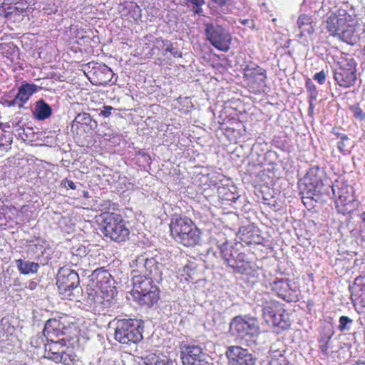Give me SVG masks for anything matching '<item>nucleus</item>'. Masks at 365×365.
<instances>
[{"label": "nucleus", "instance_id": "obj_8", "mask_svg": "<svg viewBox=\"0 0 365 365\" xmlns=\"http://www.w3.org/2000/svg\"><path fill=\"white\" fill-rule=\"evenodd\" d=\"M103 233L105 237L115 242H123L128 239L130 230L125 221L119 214L106 212L103 214Z\"/></svg>", "mask_w": 365, "mask_h": 365}, {"label": "nucleus", "instance_id": "obj_43", "mask_svg": "<svg viewBox=\"0 0 365 365\" xmlns=\"http://www.w3.org/2000/svg\"><path fill=\"white\" fill-rule=\"evenodd\" d=\"M312 24L311 18L307 15H301L298 18L297 25L299 28H303L304 26Z\"/></svg>", "mask_w": 365, "mask_h": 365}, {"label": "nucleus", "instance_id": "obj_4", "mask_svg": "<svg viewBox=\"0 0 365 365\" xmlns=\"http://www.w3.org/2000/svg\"><path fill=\"white\" fill-rule=\"evenodd\" d=\"M327 180L324 169L317 165L311 167L299 185L302 199H311L317 202L323 194L329 193V187H325Z\"/></svg>", "mask_w": 365, "mask_h": 365}, {"label": "nucleus", "instance_id": "obj_55", "mask_svg": "<svg viewBox=\"0 0 365 365\" xmlns=\"http://www.w3.org/2000/svg\"><path fill=\"white\" fill-rule=\"evenodd\" d=\"M360 219L361 220V222L363 223V227L365 228V212H363L360 215Z\"/></svg>", "mask_w": 365, "mask_h": 365}, {"label": "nucleus", "instance_id": "obj_2", "mask_svg": "<svg viewBox=\"0 0 365 365\" xmlns=\"http://www.w3.org/2000/svg\"><path fill=\"white\" fill-rule=\"evenodd\" d=\"M356 24L357 20L354 14H349L345 9H339L327 18L326 29L330 35L354 45L359 40V36L356 34Z\"/></svg>", "mask_w": 365, "mask_h": 365}, {"label": "nucleus", "instance_id": "obj_9", "mask_svg": "<svg viewBox=\"0 0 365 365\" xmlns=\"http://www.w3.org/2000/svg\"><path fill=\"white\" fill-rule=\"evenodd\" d=\"M331 188L336 197L335 205L339 213L346 215L354 210L356 199L351 185L341 180H336Z\"/></svg>", "mask_w": 365, "mask_h": 365}, {"label": "nucleus", "instance_id": "obj_48", "mask_svg": "<svg viewBox=\"0 0 365 365\" xmlns=\"http://www.w3.org/2000/svg\"><path fill=\"white\" fill-rule=\"evenodd\" d=\"M63 185H64L65 187H68V188H71L72 190H76V184L72 180H68V179H66L63 181Z\"/></svg>", "mask_w": 365, "mask_h": 365}, {"label": "nucleus", "instance_id": "obj_27", "mask_svg": "<svg viewBox=\"0 0 365 365\" xmlns=\"http://www.w3.org/2000/svg\"><path fill=\"white\" fill-rule=\"evenodd\" d=\"M51 113L52 109L51 106L43 100H39L36 102L34 115L37 120H46L51 115Z\"/></svg>", "mask_w": 365, "mask_h": 365}, {"label": "nucleus", "instance_id": "obj_39", "mask_svg": "<svg viewBox=\"0 0 365 365\" xmlns=\"http://www.w3.org/2000/svg\"><path fill=\"white\" fill-rule=\"evenodd\" d=\"M222 12L227 11L233 4V0H210Z\"/></svg>", "mask_w": 365, "mask_h": 365}, {"label": "nucleus", "instance_id": "obj_59", "mask_svg": "<svg viewBox=\"0 0 365 365\" xmlns=\"http://www.w3.org/2000/svg\"><path fill=\"white\" fill-rule=\"evenodd\" d=\"M67 220H68V219H67V218H66V217H62V218H61V221H60V223H61L62 222H66V221H67Z\"/></svg>", "mask_w": 365, "mask_h": 365}, {"label": "nucleus", "instance_id": "obj_47", "mask_svg": "<svg viewBox=\"0 0 365 365\" xmlns=\"http://www.w3.org/2000/svg\"><path fill=\"white\" fill-rule=\"evenodd\" d=\"M244 238L242 240H244L247 244H259L260 243V238L259 235H257L256 237H254L253 239L249 240L248 235H244Z\"/></svg>", "mask_w": 365, "mask_h": 365}, {"label": "nucleus", "instance_id": "obj_13", "mask_svg": "<svg viewBox=\"0 0 365 365\" xmlns=\"http://www.w3.org/2000/svg\"><path fill=\"white\" fill-rule=\"evenodd\" d=\"M334 331L329 327H324L317 339L319 349L325 356L337 352L340 348L337 339L334 338Z\"/></svg>", "mask_w": 365, "mask_h": 365}, {"label": "nucleus", "instance_id": "obj_29", "mask_svg": "<svg viewBox=\"0 0 365 365\" xmlns=\"http://www.w3.org/2000/svg\"><path fill=\"white\" fill-rule=\"evenodd\" d=\"M93 68L94 69V73L96 74L100 81V83H106L108 81H111L113 73V71L106 65L99 64Z\"/></svg>", "mask_w": 365, "mask_h": 365}, {"label": "nucleus", "instance_id": "obj_56", "mask_svg": "<svg viewBox=\"0 0 365 365\" xmlns=\"http://www.w3.org/2000/svg\"><path fill=\"white\" fill-rule=\"evenodd\" d=\"M238 197H239V196L237 195V196H233L231 198L226 197L225 199L227 200L236 201Z\"/></svg>", "mask_w": 365, "mask_h": 365}, {"label": "nucleus", "instance_id": "obj_18", "mask_svg": "<svg viewBox=\"0 0 365 365\" xmlns=\"http://www.w3.org/2000/svg\"><path fill=\"white\" fill-rule=\"evenodd\" d=\"M65 326L61 323L59 320L56 319H50L46 321L43 334L47 339L48 341H53L62 338H66V332L64 331Z\"/></svg>", "mask_w": 365, "mask_h": 365}, {"label": "nucleus", "instance_id": "obj_15", "mask_svg": "<svg viewBox=\"0 0 365 365\" xmlns=\"http://www.w3.org/2000/svg\"><path fill=\"white\" fill-rule=\"evenodd\" d=\"M226 356L229 365H255L257 362V357L252 353L240 346H229Z\"/></svg>", "mask_w": 365, "mask_h": 365}, {"label": "nucleus", "instance_id": "obj_36", "mask_svg": "<svg viewBox=\"0 0 365 365\" xmlns=\"http://www.w3.org/2000/svg\"><path fill=\"white\" fill-rule=\"evenodd\" d=\"M337 148L344 155H346L350 153L351 145L347 135H342L341 136L340 140L337 143Z\"/></svg>", "mask_w": 365, "mask_h": 365}, {"label": "nucleus", "instance_id": "obj_7", "mask_svg": "<svg viewBox=\"0 0 365 365\" xmlns=\"http://www.w3.org/2000/svg\"><path fill=\"white\" fill-rule=\"evenodd\" d=\"M79 284L80 278L77 271L67 267L58 269L56 284L63 298L69 300L77 299V296L81 291Z\"/></svg>", "mask_w": 365, "mask_h": 365}, {"label": "nucleus", "instance_id": "obj_17", "mask_svg": "<svg viewBox=\"0 0 365 365\" xmlns=\"http://www.w3.org/2000/svg\"><path fill=\"white\" fill-rule=\"evenodd\" d=\"M98 127L96 120L92 118L91 115L87 113H78L71 123V131H76L78 133L80 130L85 133H91Z\"/></svg>", "mask_w": 365, "mask_h": 365}, {"label": "nucleus", "instance_id": "obj_26", "mask_svg": "<svg viewBox=\"0 0 365 365\" xmlns=\"http://www.w3.org/2000/svg\"><path fill=\"white\" fill-rule=\"evenodd\" d=\"M88 250L83 245L72 247L70 252L69 262L73 266L81 265L87 260Z\"/></svg>", "mask_w": 365, "mask_h": 365}, {"label": "nucleus", "instance_id": "obj_34", "mask_svg": "<svg viewBox=\"0 0 365 365\" xmlns=\"http://www.w3.org/2000/svg\"><path fill=\"white\" fill-rule=\"evenodd\" d=\"M220 253L222 255V259L225 260V262H232L234 263L232 259H231V257L232 255V251H234L235 249L233 247V245L232 243H229L227 242H225L222 243L220 246Z\"/></svg>", "mask_w": 365, "mask_h": 365}, {"label": "nucleus", "instance_id": "obj_38", "mask_svg": "<svg viewBox=\"0 0 365 365\" xmlns=\"http://www.w3.org/2000/svg\"><path fill=\"white\" fill-rule=\"evenodd\" d=\"M157 43H160V44L166 46L165 48V52H170L175 58H180L182 56V53L180 51L175 49L172 45V43L168 41L163 40H157Z\"/></svg>", "mask_w": 365, "mask_h": 365}, {"label": "nucleus", "instance_id": "obj_30", "mask_svg": "<svg viewBox=\"0 0 365 365\" xmlns=\"http://www.w3.org/2000/svg\"><path fill=\"white\" fill-rule=\"evenodd\" d=\"M67 341L68 339L66 338H62L53 341H48V344L45 345V351L47 354L46 357L51 359V355H53V353L61 351V350L66 346Z\"/></svg>", "mask_w": 365, "mask_h": 365}, {"label": "nucleus", "instance_id": "obj_25", "mask_svg": "<svg viewBox=\"0 0 365 365\" xmlns=\"http://www.w3.org/2000/svg\"><path fill=\"white\" fill-rule=\"evenodd\" d=\"M14 263L20 274L24 275L36 274L40 267L38 263L26 259H15Z\"/></svg>", "mask_w": 365, "mask_h": 365}, {"label": "nucleus", "instance_id": "obj_22", "mask_svg": "<svg viewBox=\"0 0 365 365\" xmlns=\"http://www.w3.org/2000/svg\"><path fill=\"white\" fill-rule=\"evenodd\" d=\"M262 318L266 324H270V321L275 314L280 312L282 304L274 300L266 301L262 305Z\"/></svg>", "mask_w": 365, "mask_h": 365}, {"label": "nucleus", "instance_id": "obj_1", "mask_svg": "<svg viewBox=\"0 0 365 365\" xmlns=\"http://www.w3.org/2000/svg\"><path fill=\"white\" fill-rule=\"evenodd\" d=\"M135 263L138 269L131 273L133 296L140 304L150 307L159 299V289L153 281L162 279L165 267L155 258H148L145 255L138 256Z\"/></svg>", "mask_w": 365, "mask_h": 365}, {"label": "nucleus", "instance_id": "obj_11", "mask_svg": "<svg viewBox=\"0 0 365 365\" xmlns=\"http://www.w3.org/2000/svg\"><path fill=\"white\" fill-rule=\"evenodd\" d=\"M334 78L340 87L348 88L353 86L356 81L354 60L350 59L341 62L335 69Z\"/></svg>", "mask_w": 365, "mask_h": 365}, {"label": "nucleus", "instance_id": "obj_19", "mask_svg": "<svg viewBox=\"0 0 365 365\" xmlns=\"http://www.w3.org/2000/svg\"><path fill=\"white\" fill-rule=\"evenodd\" d=\"M89 277L93 285L102 292H108V288H111V275L103 267L97 268L92 271Z\"/></svg>", "mask_w": 365, "mask_h": 365}, {"label": "nucleus", "instance_id": "obj_35", "mask_svg": "<svg viewBox=\"0 0 365 365\" xmlns=\"http://www.w3.org/2000/svg\"><path fill=\"white\" fill-rule=\"evenodd\" d=\"M188 7L191 8L195 14L201 15L203 13L202 6L205 4V0H184Z\"/></svg>", "mask_w": 365, "mask_h": 365}, {"label": "nucleus", "instance_id": "obj_58", "mask_svg": "<svg viewBox=\"0 0 365 365\" xmlns=\"http://www.w3.org/2000/svg\"><path fill=\"white\" fill-rule=\"evenodd\" d=\"M6 324H8V322H4V319H2V321H1V323L0 326H4V325H6Z\"/></svg>", "mask_w": 365, "mask_h": 365}, {"label": "nucleus", "instance_id": "obj_10", "mask_svg": "<svg viewBox=\"0 0 365 365\" xmlns=\"http://www.w3.org/2000/svg\"><path fill=\"white\" fill-rule=\"evenodd\" d=\"M206 39L217 49L227 52L230 50L232 37L230 32L217 24H204Z\"/></svg>", "mask_w": 365, "mask_h": 365}, {"label": "nucleus", "instance_id": "obj_28", "mask_svg": "<svg viewBox=\"0 0 365 365\" xmlns=\"http://www.w3.org/2000/svg\"><path fill=\"white\" fill-rule=\"evenodd\" d=\"M269 325L279 327L282 329H286L290 326L289 314L283 307H282L280 312H278L272 319Z\"/></svg>", "mask_w": 365, "mask_h": 365}, {"label": "nucleus", "instance_id": "obj_3", "mask_svg": "<svg viewBox=\"0 0 365 365\" xmlns=\"http://www.w3.org/2000/svg\"><path fill=\"white\" fill-rule=\"evenodd\" d=\"M170 230L173 238L184 246L192 247L200 242V230L187 217L173 215L170 223Z\"/></svg>", "mask_w": 365, "mask_h": 365}, {"label": "nucleus", "instance_id": "obj_50", "mask_svg": "<svg viewBox=\"0 0 365 365\" xmlns=\"http://www.w3.org/2000/svg\"><path fill=\"white\" fill-rule=\"evenodd\" d=\"M138 155L142 157L144 161L147 163H149L151 160L150 155L145 153L139 152Z\"/></svg>", "mask_w": 365, "mask_h": 365}, {"label": "nucleus", "instance_id": "obj_24", "mask_svg": "<svg viewBox=\"0 0 365 365\" xmlns=\"http://www.w3.org/2000/svg\"><path fill=\"white\" fill-rule=\"evenodd\" d=\"M141 365H173V362L162 354L147 352L142 356Z\"/></svg>", "mask_w": 365, "mask_h": 365}, {"label": "nucleus", "instance_id": "obj_32", "mask_svg": "<svg viewBox=\"0 0 365 365\" xmlns=\"http://www.w3.org/2000/svg\"><path fill=\"white\" fill-rule=\"evenodd\" d=\"M245 254L242 252H240L237 250H235L232 251V257H230L232 261L234 262V263L232 262H226L227 265H229L230 267H232L233 269L241 272L244 269L243 267V262L245 261Z\"/></svg>", "mask_w": 365, "mask_h": 365}, {"label": "nucleus", "instance_id": "obj_33", "mask_svg": "<svg viewBox=\"0 0 365 365\" xmlns=\"http://www.w3.org/2000/svg\"><path fill=\"white\" fill-rule=\"evenodd\" d=\"M46 242L41 239H36V240L30 242L29 245V250L36 255V258L38 259L44 254L46 251Z\"/></svg>", "mask_w": 365, "mask_h": 365}, {"label": "nucleus", "instance_id": "obj_57", "mask_svg": "<svg viewBox=\"0 0 365 365\" xmlns=\"http://www.w3.org/2000/svg\"><path fill=\"white\" fill-rule=\"evenodd\" d=\"M0 150H8L7 145L4 143H0Z\"/></svg>", "mask_w": 365, "mask_h": 365}, {"label": "nucleus", "instance_id": "obj_12", "mask_svg": "<svg viewBox=\"0 0 365 365\" xmlns=\"http://www.w3.org/2000/svg\"><path fill=\"white\" fill-rule=\"evenodd\" d=\"M181 359L183 365H212L209 356L198 345L184 346Z\"/></svg>", "mask_w": 365, "mask_h": 365}, {"label": "nucleus", "instance_id": "obj_61", "mask_svg": "<svg viewBox=\"0 0 365 365\" xmlns=\"http://www.w3.org/2000/svg\"><path fill=\"white\" fill-rule=\"evenodd\" d=\"M83 272H86L88 271L87 269H82Z\"/></svg>", "mask_w": 365, "mask_h": 365}, {"label": "nucleus", "instance_id": "obj_14", "mask_svg": "<svg viewBox=\"0 0 365 365\" xmlns=\"http://www.w3.org/2000/svg\"><path fill=\"white\" fill-rule=\"evenodd\" d=\"M271 289L287 302L298 300L297 289L289 279H277L270 283Z\"/></svg>", "mask_w": 365, "mask_h": 365}, {"label": "nucleus", "instance_id": "obj_51", "mask_svg": "<svg viewBox=\"0 0 365 365\" xmlns=\"http://www.w3.org/2000/svg\"><path fill=\"white\" fill-rule=\"evenodd\" d=\"M19 99H16V96L14 100L6 101V103L7 106L12 107V106H16V104L19 105Z\"/></svg>", "mask_w": 365, "mask_h": 365}, {"label": "nucleus", "instance_id": "obj_40", "mask_svg": "<svg viewBox=\"0 0 365 365\" xmlns=\"http://www.w3.org/2000/svg\"><path fill=\"white\" fill-rule=\"evenodd\" d=\"M305 86L309 93V99L316 100L318 96V91L314 83L310 79H307Z\"/></svg>", "mask_w": 365, "mask_h": 365}, {"label": "nucleus", "instance_id": "obj_42", "mask_svg": "<svg viewBox=\"0 0 365 365\" xmlns=\"http://www.w3.org/2000/svg\"><path fill=\"white\" fill-rule=\"evenodd\" d=\"M350 110L353 113L354 116L359 120H364L365 118V113L358 106H352Z\"/></svg>", "mask_w": 365, "mask_h": 365}, {"label": "nucleus", "instance_id": "obj_6", "mask_svg": "<svg viewBox=\"0 0 365 365\" xmlns=\"http://www.w3.org/2000/svg\"><path fill=\"white\" fill-rule=\"evenodd\" d=\"M115 328L114 338L123 344H136L143 339V327L140 320L136 319H114Z\"/></svg>", "mask_w": 365, "mask_h": 365}, {"label": "nucleus", "instance_id": "obj_46", "mask_svg": "<svg viewBox=\"0 0 365 365\" xmlns=\"http://www.w3.org/2000/svg\"><path fill=\"white\" fill-rule=\"evenodd\" d=\"M113 110V108L110 106H105L103 109L101 110L100 115L103 116L104 118H108L111 115V111Z\"/></svg>", "mask_w": 365, "mask_h": 365}, {"label": "nucleus", "instance_id": "obj_21", "mask_svg": "<svg viewBox=\"0 0 365 365\" xmlns=\"http://www.w3.org/2000/svg\"><path fill=\"white\" fill-rule=\"evenodd\" d=\"M51 359L56 362H61L64 365H73L76 361L77 356L74 354L73 348L65 346L57 353H53Z\"/></svg>", "mask_w": 365, "mask_h": 365}, {"label": "nucleus", "instance_id": "obj_45", "mask_svg": "<svg viewBox=\"0 0 365 365\" xmlns=\"http://www.w3.org/2000/svg\"><path fill=\"white\" fill-rule=\"evenodd\" d=\"M269 352H270L271 358L274 359V358H277V357H279V356H283L284 350L280 351L279 349H275L274 345H272L270 347Z\"/></svg>", "mask_w": 365, "mask_h": 365}, {"label": "nucleus", "instance_id": "obj_20", "mask_svg": "<svg viewBox=\"0 0 365 365\" xmlns=\"http://www.w3.org/2000/svg\"><path fill=\"white\" fill-rule=\"evenodd\" d=\"M351 289L352 302L354 304L359 303L365 307V275L356 277Z\"/></svg>", "mask_w": 365, "mask_h": 365}, {"label": "nucleus", "instance_id": "obj_23", "mask_svg": "<svg viewBox=\"0 0 365 365\" xmlns=\"http://www.w3.org/2000/svg\"><path fill=\"white\" fill-rule=\"evenodd\" d=\"M37 91V86L33 83H26L18 89L16 99H19V108H22L31 96Z\"/></svg>", "mask_w": 365, "mask_h": 365}, {"label": "nucleus", "instance_id": "obj_5", "mask_svg": "<svg viewBox=\"0 0 365 365\" xmlns=\"http://www.w3.org/2000/svg\"><path fill=\"white\" fill-rule=\"evenodd\" d=\"M230 332L231 335L245 341L248 346L256 345L260 334L258 320L248 315L237 316L230 323Z\"/></svg>", "mask_w": 365, "mask_h": 365}, {"label": "nucleus", "instance_id": "obj_60", "mask_svg": "<svg viewBox=\"0 0 365 365\" xmlns=\"http://www.w3.org/2000/svg\"><path fill=\"white\" fill-rule=\"evenodd\" d=\"M14 329V327H10V326L8 327V331H12Z\"/></svg>", "mask_w": 365, "mask_h": 365}, {"label": "nucleus", "instance_id": "obj_54", "mask_svg": "<svg viewBox=\"0 0 365 365\" xmlns=\"http://www.w3.org/2000/svg\"><path fill=\"white\" fill-rule=\"evenodd\" d=\"M95 365H108L106 359H99Z\"/></svg>", "mask_w": 365, "mask_h": 365}, {"label": "nucleus", "instance_id": "obj_53", "mask_svg": "<svg viewBox=\"0 0 365 365\" xmlns=\"http://www.w3.org/2000/svg\"><path fill=\"white\" fill-rule=\"evenodd\" d=\"M16 9V7H9L8 11L5 12V16L7 17L10 14H11L14 10Z\"/></svg>", "mask_w": 365, "mask_h": 365}, {"label": "nucleus", "instance_id": "obj_49", "mask_svg": "<svg viewBox=\"0 0 365 365\" xmlns=\"http://www.w3.org/2000/svg\"><path fill=\"white\" fill-rule=\"evenodd\" d=\"M241 24L245 25V26H247L250 28H252L254 26V23H253V21L251 20V19H243V20H241Z\"/></svg>", "mask_w": 365, "mask_h": 365}, {"label": "nucleus", "instance_id": "obj_52", "mask_svg": "<svg viewBox=\"0 0 365 365\" xmlns=\"http://www.w3.org/2000/svg\"><path fill=\"white\" fill-rule=\"evenodd\" d=\"M314 100H310L309 99V113L310 114L313 113V111H314Z\"/></svg>", "mask_w": 365, "mask_h": 365}, {"label": "nucleus", "instance_id": "obj_44", "mask_svg": "<svg viewBox=\"0 0 365 365\" xmlns=\"http://www.w3.org/2000/svg\"><path fill=\"white\" fill-rule=\"evenodd\" d=\"M314 80L317 81L319 84H324L326 79V75L324 71L315 73L313 76Z\"/></svg>", "mask_w": 365, "mask_h": 365}, {"label": "nucleus", "instance_id": "obj_37", "mask_svg": "<svg viewBox=\"0 0 365 365\" xmlns=\"http://www.w3.org/2000/svg\"><path fill=\"white\" fill-rule=\"evenodd\" d=\"M353 324L354 321L351 318L346 316H341L339 319L338 329L342 332L349 331L351 329Z\"/></svg>", "mask_w": 365, "mask_h": 365}, {"label": "nucleus", "instance_id": "obj_16", "mask_svg": "<svg viewBox=\"0 0 365 365\" xmlns=\"http://www.w3.org/2000/svg\"><path fill=\"white\" fill-rule=\"evenodd\" d=\"M243 72L245 78L252 88H261L267 78L266 70L254 63L246 65Z\"/></svg>", "mask_w": 365, "mask_h": 365}, {"label": "nucleus", "instance_id": "obj_31", "mask_svg": "<svg viewBox=\"0 0 365 365\" xmlns=\"http://www.w3.org/2000/svg\"><path fill=\"white\" fill-rule=\"evenodd\" d=\"M122 15L127 16L136 21L141 18L140 8L133 2H130L122 10Z\"/></svg>", "mask_w": 365, "mask_h": 365}, {"label": "nucleus", "instance_id": "obj_41", "mask_svg": "<svg viewBox=\"0 0 365 365\" xmlns=\"http://www.w3.org/2000/svg\"><path fill=\"white\" fill-rule=\"evenodd\" d=\"M300 29V33L298 35L299 38L305 37V41H308L309 38H310L311 36L314 33V27L312 24H309L308 26H304L303 28H299Z\"/></svg>", "mask_w": 365, "mask_h": 365}]
</instances>
